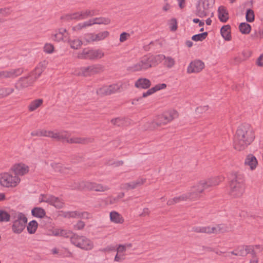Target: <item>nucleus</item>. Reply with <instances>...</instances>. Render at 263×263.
Returning <instances> with one entry per match:
<instances>
[{"instance_id":"obj_32","label":"nucleus","mask_w":263,"mask_h":263,"mask_svg":"<svg viewBox=\"0 0 263 263\" xmlns=\"http://www.w3.org/2000/svg\"><path fill=\"white\" fill-rule=\"evenodd\" d=\"M32 215L35 217L43 218L45 215V211L42 208L35 207L31 210Z\"/></svg>"},{"instance_id":"obj_62","label":"nucleus","mask_w":263,"mask_h":263,"mask_svg":"<svg viewBox=\"0 0 263 263\" xmlns=\"http://www.w3.org/2000/svg\"><path fill=\"white\" fill-rule=\"evenodd\" d=\"M180 200L179 197H175L173 198L169 199L167 202V204L168 205H174L176 203L180 202Z\"/></svg>"},{"instance_id":"obj_29","label":"nucleus","mask_w":263,"mask_h":263,"mask_svg":"<svg viewBox=\"0 0 263 263\" xmlns=\"http://www.w3.org/2000/svg\"><path fill=\"white\" fill-rule=\"evenodd\" d=\"M218 12L219 20L222 22H226L229 18V14L224 7L223 6L219 7Z\"/></svg>"},{"instance_id":"obj_3","label":"nucleus","mask_w":263,"mask_h":263,"mask_svg":"<svg viewBox=\"0 0 263 263\" xmlns=\"http://www.w3.org/2000/svg\"><path fill=\"white\" fill-rule=\"evenodd\" d=\"M51 138L55 139L58 141L62 142H66L70 144H85L92 142L93 139L90 138H83L79 137H73L70 138L69 134L66 131H61L58 133H54L52 131Z\"/></svg>"},{"instance_id":"obj_31","label":"nucleus","mask_w":263,"mask_h":263,"mask_svg":"<svg viewBox=\"0 0 263 263\" xmlns=\"http://www.w3.org/2000/svg\"><path fill=\"white\" fill-rule=\"evenodd\" d=\"M82 19L84 20L89 17H92L98 14L99 11L96 9H87L81 11Z\"/></svg>"},{"instance_id":"obj_63","label":"nucleus","mask_w":263,"mask_h":263,"mask_svg":"<svg viewBox=\"0 0 263 263\" xmlns=\"http://www.w3.org/2000/svg\"><path fill=\"white\" fill-rule=\"evenodd\" d=\"M91 217V215L87 212H81L80 218L88 219Z\"/></svg>"},{"instance_id":"obj_61","label":"nucleus","mask_w":263,"mask_h":263,"mask_svg":"<svg viewBox=\"0 0 263 263\" xmlns=\"http://www.w3.org/2000/svg\"><path fill=\"white\" fill-rule=\"evenodd\" d=\"M130 34L127 32H122L120 35V42H124L126 41L128 37H129Z\"/></svg>"},{"instance_id":"obj_43","label":"nucleus","mask_w":263,"mask_h":263,"mask_svg":"<svg viewBox=\"0 0 263 263\" xmlns=\"http://www.w3.org/2000/svg\"><path fill=\"white\" fill-rule=\"evenodd\" d=\"M53 196H54L51 195H43L42 194L41 195V196L40 197L39 201L40 202H47L50 204V203L52 201V199L53 198Z\"/></svg>"},{"instance_id":"obj_37","label":"nucleus","mask_w":263,"mask_h":263,"mask_svg":"<svg viewBox=\"0 0 263 263\" xmlns=\"http://www.w3.org/2000/svg\"><path fill=\"white\" fill-rule=\"evenodd\" d=\"M239 29L242 34H248L251 31V27L247 23H241L239 26Z\"/></svg>"},{"instance_id":"obj_24","label":"nucleus","mask_w":263,"mask_h":263,"mask_svg":"<svg viewBox=\"0 0 263 263\" xmlns=\"http://www.w3.org/2000/svg\"><path fill=\"white\" fill-rule=\"evenodd\" d=\"M109 217L110 221L114 223L122 224L124 222V219L122 216L116 211H111L110 213Z\"/></svg>"},{"instance_id":"obj_15","label":"nucleus","mask_w":263,"mask_h":263,"mask_svg":"<svg viewBox=\"0 0 263 263\" xmlns=\"http://www.w3.org/2000/svg\"><path fill=\"white\" fill-rule=\"evenodd\" d=\"M69 34L65 28H60L57 31H55V33L52 34V39L53 41L55 42H66L68 40Z\"/></svg>"},{"instance_id":"obj_11","label":"nucleus","mask_w":263,"mask_h":263,"mask_svg":"<svg viewBox=\"0 0 263 263\" xmlns=\"http://www.w3.org/2000/svg\"><path fill=\"white\" fill-rule=\"evenodd\" d=\"M178 113L175 110H171L158 116L156 119L161 126L165 125L175 119L178 118Z\"/></svg>"},{"instance_id":"obj_27","label":"nucleus","mask_w":263,"mask_h":263,"mask_svg":"<svg viewBox=\"0 0 263 263\" xmlns=\"http://www.w3.org/2000/svg\"><path fill=\"white\" fill-rule=\"evenodd\" d=\"M62 19L65 20L67 21H70L71 20H82V17L81 11H78L72 13L67 14L61 17Z\"/></svg>"},{"instance_id":"obj_39","label":"nucleus","mask_w":263,"mask_h":263,"mask_svg":"<svg viewBox=\"0 0 263 263\" xmlns=\"http://www.w3.org/2000/svg\"><path fill=\"white\" fill-rule=\"evenodd\" d=\"M50 204L57 209H61L63 207L64 203L62 200L59 199L58 197L53 196V198L52 199V201Z\"/></svg>"},{"instance_id":"obj_45","label":"nucleus","mask_w":263,"mask_h":263,"mask_svg":"<svg viewBox=\"0 0 263 263\" xmlns=\"http://www.w3.org/2000/svg\"><path fill=\"white\" fill-rule=\"evenodd\" d=\"M10 215L7 212L0 210V221H8L10 220Z\"/></svg>"},{"instance_id":"obj_41","label":"nucleus","mask_w":263,"mask_h":263,"mask_svg":"<svg viewBox=\"0 0 263 263\" xmlns=\"http://www.w3.org/2000/svg\"><path fill=\"white\" fill-rule=\"evenodd\" d=\"M208 32H204L202 33H199L194 35L192 37V39L194 41H202L206 39L208 36Z\"/></svg>"},{"instance_id":"obj_12","label":"nucleus","mask_w":263,"mask_h":263,"mask_svg":"<svg viewBox=\"0 0 263 263\" xmlns=\"http://www.w3.org/2000/svg\"><path fill=\"white\" fill-rule=\"evenodd\" d=\"M24 71V68H18L11 69L9 70L0 71V79H14L21 75Z\"/></svg>"},{"instance_id":"obj_18","label":"nucleus","mask_w":263,"mask_h":263,"mask_svg":"<svg viewBox=\"0 0 263 263\" xmlns=\"http://www.w3.org/2000/svg\"><path fill=\"white\" fill-rule=\"evenodd\" d=\"M11 171L14 173L15 176H23L29 172V168L27 165L20 163L13 165Z\"/></svg>"},{"instance_id":"obj_53","label":"nucleus","mask_w":263,"mask_h":263,"mask_svg":"<svg viewBox=\"0 0 263 263\" xmlns=\"http://www.w3.org/2000/svg\"><path fill=\"white\" fill-rule=\"evenodd\" d=\"M209 109L208 105L200 106L196 108L195 111L197 114H202L205 112Z\"/></svg>"},{"instance_id":"obj_59","label":"nucleus","mask_w":263,"mask_h":263,"mask_svg":"<svg viewBox=\"0 0 263 263\" xmlns=\"http://www.w3.org/2000/svg\"><path fill=\"white\" fill-rule=\"evenodd\" d=\"M166 87V85L164 83L162 84H158L155 86L154 87H152V90H153V92L155 93V92L160 90L161 89H164Z\"/></svg>"},{"instance_id":"obj_40","label":"nucleus","mask_w":263,"mask_h":263,"mask_svg":"<svg viewBox=\"0 0 263 263\" xmlns=\"http://www.w3.org/2000/svg\"><path fill=\"white\" fill-rule=\"evenodd\" d=\"M44 70L43 65H39L35 68L34 71H32L30 74L35 77V80L41 75L42 73Z\"/></svg>"},{"instance_id":"obj_38","label":"nucleus","mask_w":263,"mask_h":263,"mask_svg":"<svg viewBox=\"0 0 263 263\" xmlns=\"http://www.w3.org/2000/svg\"><path fill=\"white\" fill-rule=\"evenodd\" d=\"M97 93L100 96L110 95V90L109 86H103L99 88L97 90Z\"/></svg>"},{"instance_id":"obj_50","label":"nucleus","mask_w":263,"mask_h":263,"mask_svg":"<svg viewBox=\"0 0 263 263\" xmlns=\"http://www.w3.org/2000/svg\"><path fill=\"white\" fill-rule=\"evenodd\" d=\"M199 2L209 10L214 4L215 0H199Z\"/></svg>"},{"instance_id":"obj_58","label":"nucleus","mask_w":263,"mask_h":263,"mask_svg":"<svg viewBox=\"0 0 263 263\" xmlns=\"http://www.w3.org/2000/svg\"><path fill=\"white\" fill-rule=\"evenodd\" d=\"M74 234L70 231H67L65 230H61L60 232V236L68 238L72 237Z\"/></svg>"},{"instance_id":"obj_1","label":"nucleus","mask_w":263,"mask_h":263,"mask_svg":"<svg viewBox=\"0 0 263 263\" xmlns=\"http://www.w3.org/2000/svg\"><path fill=\"white\" fill-rule=\"evenodd\" d=\"M254 138V131L250 125H241L234 135V147L237 151H242L253 141Z\"/></svg>"},{"instance_id":"obj_49","label":"nucleus","mask_w":263,"mask_h":263,"mask_svg":"<svg viewBox=\"0 0 263 263\" xmlns=\"http://www.w3.org/2000/svg\"><path fill=\"white\" fill-rule=\"evenodd\" d=\"M229 228L226 224H217L218 233H224L229 231Z\"/></svg>"},{"instance_id":"obj_35","label":"nucleus","mask_w":263,"mask_h":263,"mask_svg":"<svg viewBox=\"0 0 263 263\" xmlns=\"http://www.w3.org/2000/svg\"><path fill=\"white\" fill-rule=\"evenodd\" d=\"M145 127L146 129L147 130H154L157 129L158 128L160 127L161 126L160 125L158 121L156 119L155 120L152 122H147L145 124Z\"/></svg>"},{"instance_id":"obj_33","label":"nucleus","mask_w":263,"mask_h":263,"mask_svg":"<svg viewBox=\"0 0 263 263\" xmlns=\"http://www.w3.org/2000/svg\"><path fill=\"white\" fill-rule=\"evenodd\" d=\"M38 223L36 221L33 220L28 223L27 226L28 232L30 234H34L37 229Z\"/></svg>"},{"instance_id":"obj_54","label":"nucleus","mask_w":263,"mask_h":263,"mask_svg":"<svg viewBox=\"0 0 263 263\" xmlns=\"http://www.w3.org/2000/svg\"><path fill=\"white\" fill-rule=\"evenodd\" d=\"M54 50V46L52 44L46 43L44 47V51L47 53H51Z\"/></svg>"},{"instance_id":"obj_4","label":"nucleus","mask_w":263,"mask_h":263,"mask_svg":"<svg viewBox=\"0 0 263 263\" xmlns=\"http://www.w3.org/2000/svg\"><path fill=\"white\" fill-rule=\"evenodd\" d=\"M154 61L155 62V56L146 55L140 58L136 64L128 67L127 70L131 72L145 70L156 65Z\"/></svg>"},{"instance_id":"obj_36","label":"nucleus","mask_w":263,"mask_h":263,"mask_svg":"<svg viewBox=\"0 0 263 263\" xmlns=\"http://www.w3.org/2000/svg\"><path fill=\"white\" fill-rule=\"evenodd\" d=\"M14 89L10 87L0 88V99L4 98L14 92Z\"/></svg>"},{"instance_id":"obj_60","label":"nucleus","mask_w":263,"mask_h":263,"mask_svg":"<svg viewBox=\"0 0 263 263\" xmlns=\"http://www.w3.org/2000/svg\"><path fill=\"white\" fill-rule=\"evenodd\" d=\"M134 185H135V187H137L143 185L146 182V179L140 178L137 179L136 180L134 181Z\"/></svg>"},{"instance_id":"obj_16","label":"nucleus","mask_w":263,"mask_h":263,"mask_svg":"<svg viewBox=\"0 0 263 263\" xmlns=\"http://www.w3.org/2000/svg\"><path fill=\"white\" fill-rule=\"evenodd\" d=\"M204 67V64L201 60H194L189 64L187 68V73H198L201 71Z\"/></svg>"},{"instance_id":"obj_20","label":"nucleus","mask_w":263,"mask_h":263,"mask_svg":"<svg viewBox=\"0 0 263 263\" xmlns=\"http://www.w3.org/2000/svg\"><path fill=\"white\" fill-rule=\"evenodd\" d=\"M128 85L127 83L123 82L109 85L110 95L117 92H120L126 89Z\"/></svg>"},{"instance_id":"obj_17","label":"nucleus","mask_w":263,"mask_h":263,"mask_svg":"<svg viewBox=\"0 0 263 263\" xmlns=\"http://www.w3.org/2000/svg\"><path fill=\"white\" fill-rule=\"evenodd\" d=\"M163 61V65L168 68H172L175 64V60L171 57H166L164 54H158L155 56V62L158 64V62Z\"/></svg>"},{"instance_id":"obj_64","label":"nucleus","mask_w":263,"mask_h":263,"mask_svg":"<svg viewBox=\"0 0 263 263\" xmlns=\"http://www.w3.org/2000/svg\"><path fill=\"white\" fill-rule=\"evenodd\" d=\"M178 197L180 202L189 200L187 192L182 194Z\"/></svg>"},{"instance_id":"obj_13","label":"nucleus","mask_w":263,"mask_h":263,"mask_svg":"<svg viewBox=\"0 0 263 263\" xmlns=\"http://www.w3.org/2000/svg\"><path fill=\"white\" fill-rule=\"evenodd\" d=\"M35 81V77L29 74L26 77L21 78L15 85L17 89H21L31 85Z\"/></svg>"},{"instance_id":"obj_19","label":"nucleus","mask_w":263,"mask_h":263,"mask_svg":"<svg viewBox=\"0 0 263 263\" xmlns=\"http://www.w3.org/2000/svg\"><path fill=\"white\" fill-rule=\"evenodd\" d=\"M222 177H216L211 178L207 181H200V183L204 188V190L208 189L210 187L216 186L223 180Z\"/></svg>"},{"instance_id":"obj_6","label":"nucleus","mask_w":263,"mask_h":263,"mask_svg":"<svg viewBox=\"0 0 263 263\" xmlns=\"http://www.w3.org/2000/svg\"><path fill=\"white\" fill-rule=\"evenodd\" d=\"M104 55V52L100 49L85 48L78 53L77 57L80 59L95 60L101 59Z\"/></svg>"},{"instance_id":"obj_2","label":"nucleus","mask_w":263,"mask_h":263,"mask_svg":"<svg viewBox=\"0 0 263 263\" xmlns=\"http://www.w3.org/2000/svg\"><path fill=\"white\" fill-rule=\"evenodd\" d=\"M245 190L244 175L238 172L232 173L229 184V195L233 198H239L242 196Z\"/></svg>"},{"instance_id":"obj_57","label":"nucleus","mask_w":263,"mask_h":263,"mask_svg":"<svg viewBox=\"0 0 263 263\" xmlns=\"http://www.w3.org/2000/svg\"><path fill=\"white\" fill-rule=\"evenodd\" d=\"M85 226L84 222L79 220L78 222L73 226V228L75 230H83Z\"/></svg>"},{"instance_id":"obj_28","label":"nucleus","mask_w":263,"mask_h":263,"mask_svg":"<svg viewBox=\"0 0 263 263\" xmlns=\"http://www.w3.org/2000/svg\"><path fill=\"white\" fill-rule=\"evenodd\" d=\"M43 100L42 99H35L31 101L28 106V110L33 111L42 105Z\"/></svg>"},{"instance_id":"obj_42","label":"nucleus","mask_w":263,"mask_h":263,"mask_svg":"<svg viewBox=\"0 0 263 263\" xmlns=\"http://www.w3.org/2000/svg\"><path fill=\"white\" fill-rule=\"evenodd\" d=\"M69 44L71 47V48L77 49L82 46V42L81 40L79 39H74L71 41H69Z\"/></svg>"},{"instance_id":"obj_30","label":"nucleus","mask_w":263,"mask_h":263,"mask_svg":"<svg viewBox=\"0 0 263 263\" xmlns=\"http://www.w3.org/2000/svg\"><path fill=\"white\" fill-rule=\"evenodd\" d=\"M51 130H46L45 129H38L32 132L31 133V135L32 136H44L51 138Z\"/></svg>"},{"instance_id":"obj_21","label":"nucleus","mask_w":263,"mask_h":263,"mask_svg":"<svg viewBox=\"0 0 263 263\" xmlns=\"http://www.w3.org/2000/svg\"><path fill=\"white\" fill-rule=\"evenodd\" d=\"M151 85V81L146 78H139L135 83V86L138 88L147 89Z\"/></svg>"},{"instance_id":"obj_52","label":"nucleus","mask_w":263,"mask_h":263,"mask_svg":"<svg viewBox=\"0 0 263 263\" xmlns=\"http://www.w3.org/2000/svg\"><path fill=\"white\" fill-rule=\"evenodd\" d=\"M235 251L237 252V256H246V252L245 250L244 245L238 246L236 249Z\"/></svg>"},{"instance_id":"obj_23","label":"nucleus","mask_w":263,"mask_h":263,"mask_svg":"<svg viewBox=\"0 0 263 263\" xmlns=\"http://www.w3.org/2000/svg\"><path fill=\"white\" fill-rule=\"evenodd\" d=\"M258 164L256 157L252 154L247 156L245 161V165L249 166L251 170H254Z\"/></svg>"},{"instance_id":"obj_10","label":"nucleus","mask_w":263,"mask_h":263,"mask_svg":"<svg viewBox=\"0 0 263 263\" xmlns=\"http://www.w3.org/2000/svg\"><path fill=\"white\" fill-rule=\"evenodd\" d=\"M14 218L12 230L15 233L20 234L25 228L27 222V218L23 213H18L14 217Z\"/></svg>"},{"instance_id":"obj_26","label":"nucleus","mask_w":263,"mask_h":263,"mask_svg":"<svg viewBox=\"0 0 263 263\" xmlns=\"http://www.w3.org/2000/svg\"><path fill=\"white\" fill-rule=\"evenodd\" d=\"M90 22L91 23V26L95 24L98 25H108L109 24L111 21L110 19L108 17H95L91 19H90Z\"/></svg>"},{"instance_id":"obj_34","label":"nucleus","mask_w":263,"mask_h":263,"mask_svg":"<svg viewBox=\"0 0 263 263\" xmlns=\"http://www.w3.org/2000/svg\"><path fill=\"white\" fill-rule=\"evenodd\" d=\"M91 26L90 20L84 22L83 23H79L74 26H73L72 30L74 31H79L88 27Z\"/></svg>"},{"instance_id":"obj_9","label":"nucleus","mask_w":263,"mask_h":263,"mask_svg":"<svg viewBox=\"0 0 263 263\" xmlns=\"http://www.w3.org/2000/svg\"><path fill=\"white\" fill-rule=\"evenodd\" d=\"M104 71V66L101 64H93L86 67H81L78 73V76L89 77L97 74Z\"/></svg>"},{"instance_id":"obj_8","label":"nucleus","mask_w":263,"mask_h":263,"mask_svg":"<svg viewBox=\"0 0 263 263\" xmlns=\"http://www.w3.org/2000/svg\"><path fill=\"white\" fill-rule=\"evenodd\" d=\"M21 181V179L17 176L13 175L9 173H4L0 174V184L6 187H15Z\"/></svg>"},{"instance_id":"obj_25","label":"nucleus","mask_w":263,"mask_h":263,"mask_svg":"<svg viewBox=\"0 0 263 263\" xmlns=\"http://www.w3.org/2000/svg\"><path fill=\"white\" fill-rule=\"evenodd\" d=\"M220 33L226 41L231 40V26L229 25L223 26L220 29Z\"/></svg>"},{"instance_id":"obj_14","label":"nucleus","mask_w":263,"mask_h":263,"mask_svg":"<svg viewBox=\"0 0 263 263\" xmlns=\"http://www.w3.org/2000/svg\"><path fill=\"white\" fill-rule=\"evenodd\" d=\"M204 190V188L199 182L196 186L193 187L190 192H187L189 200L195 201L199 199L201 196L200 194Z\"/></svg>"},{"instance_id":"obj_47","label":"nucleus","mask_w":263,"mask_h":263,"mask_svg":"<svg viewBox=\"0 0 263 263\" xmlns=\"http://www.w3.org/2000/svg\"><path fill=\"white\" fill-rule=\"evenodd\" d=\"M246 20L248 22H252L254 20V13L252 9H248L246 12Z\"/></svg>"},{"instance_id":"obj_46","label":"nucleus","mask_w":263,"mask_h":263,"mask_svg":"<svg viewBox=\"0 0 263 263\" xmlns=\"http://www.w3.org/2000/svg\"><path fill=\"white\" fill-rule=\"evenodd\" d=\"M12 10L11 7L0 8V16H8L11 14Z\"/></svg>"},{"instance_id":"obj_51","label":"nucleus","mask_w":263,"mask_h":263,"mask_svg":"<svg viewBox=\"0 0 263 263\" xmlns=\"http://www.w3.org/2000/svg\"><path fill=\"white\" fill-rule=\"evenodd\" d=\"M110 122L113 125L117 126H122L124 123V120L121 118L112 119Z\"/></svg>"},{"instance_id":"obj_5","label":"nucleus","mask_w":263,"mask_h":263,"mask_svg":"<svg viewBox=\"0 0 263 263\" xmlns=\"http://www.w3.org/2000/svg\"><path fill=\"white\" fill-rule=\"evenodd\" d=\"M71 242L77 247L84 250H90L93 248V242L84 236L74 234L71 237Z\"/></svg>"},{"instance_id":"obj_48","label":"nucleus","mask_w":263,"mask_h":263,"mask_svg":"<svg viewBox=\"0 0 263 263\" xmlns=\"http://www.w3.org/2000/svg\"><path fill=\"white\" fill-rule=\"evenodd\" d=\"M84 39L87 43L96 42L95 33H93L85 34L84 35Z\"/></svg>"},{"instance_id":"obj_55","label":"nucleus","mask_w":263,"mask_h":263,"mask_svg":"<svg viewBox=\"0 0 263 263\" xmlns=\"http://www.w3.org/2000/svg\"><path fill=\"white\" fill-rule=\"evenodd\" d=\"M122 188L124 190H129L136 189L134 182L132 181L128 183H125L122 184Z\"/></svg>"},{"instance_id":"obj_44","label":"nucleus","mask_w":263,"mask_h":263,"mask_svg":"<svg viewBox=\"0 0 263 263\" xmlns=\"http://www.w3.org/2000/svg\"><path fill=\"white\" fill-rule=\"evenodd\" d=\"M95 35L96 41H100L107 37L109 35V32L107 31H104L103 32H99L98 34H95Z\"/></svg>"},{"instance_id":"obj_22","label":"nucleus","mask_w":263,"mask_h":263,"mask_svg":"<svg viewBox=\"0 0 263 263\" xmlns=\"http://www.w3.org/2000/svg\"><path fill=\"white\" fill-rule=\"evenodd\" d=\"M195 14L200 17H205L209 14V9L199 2L196 6Z\"/></svg>"},{"instance_id":"obj_7","label":"nucleus","mask_w":263,"mask_h":263,"mask_svg":"<svg viewBox=\"0 0 263 263\" xmlns=\"http://www.w3.org/2000/svg\"><path fill=\"white\" fill-rule=\"evenodd\" d=\"M74 189L87 190L95 191L96 192H104L107 191L109 188L107 186L103 185L96 182L89 181H82L73 187Z\"/></svg>"},{"instance_id":"obj_56","label":"nucleus","mask_w":263,"mask_h":263,"mask_svg":"<svg viewBox=\"0 0 263 263\" xmlns=\"http://www.w3.org/2000/svg\"><path fill=\"white\" fill-rule=\"evenodd\" d=\"M170 28L171 31H175L177 29V22L176 18H172L170 21Z\"/></svg>"}]
</instances>
